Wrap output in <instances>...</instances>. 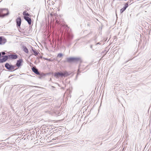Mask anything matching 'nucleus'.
<instances>
[{
  "instance_id": "obj_1",
  "label": "nucleus",
  "mask_w": 151,
  "mask_h": 151,
  "mask_svg": "<svg viewBox=\"0 0 151 151\" xmlns=\"http://www.w3.org/2000/svg\"><path fill=\"white\" fill-rule=\"evenodd\" d=\"M9 14L8 9H0V17H3Z\"/></svg>"
},
{
  "instance_id": "obj_2",
  "label": "nucleus",
  "mask_w": 151,
  "mask_h": 151,
  "mask_svg": "<svg viewBox=\"0 0 151 151\" xmlns=\"http://www.w3.org/2000/svg\"><path fill=\"white\" fill-rule=\"evenodd\" d=\"M69 75L67 72L65 71L64 73L57 72L54 74V76L57 78H58L59 76L61 77L67 76Z\"/></svg>"
},
{
  "instance_id": "obj_3",
  "label": "nucleus",
  "mask_w": 151,
  "mask_h": 151,
  "mask_svg": "<svg viewBox=\"0 0 151 151\" xmlns=\"http://www.w3.org/2000/svg\"><path fill=\"white\" fill-rule=\"evenodd\" d=\"M81 60L79 58H69L67 59V62L68 63L76 62Z\"/></svg>"
},
{
  "instance_id": "obj_4",
  "label": "nucleus",
  "mask_w": 151,
  "mask_h": 151,
  "mask_svg": "<svg viewBox=\"0 0 151 151\" xmlns=\"http://www.w3.org/2000/svg\"><path fill=\"white\" fill-rule=\"evenodd\" d=\"M5 66L7 69L9 70H15L17 69H14L15 66L10 65L8 63H6L5 64Z\"/></svg>"
},
{
  "instance_id": "obj_5",
  "label": "nucleus",
  "mask_w": 151,
  "mask_h": 151,
  "mask_svg": "<svg viewBox=\"0 0 151 151\" xmlns=\"http://www.w3.org/2000/svg\"><path fill=\"white\" fill-rule=\"evenodd\" d=\"M16 22L17 23V27H20L21 23V19L20 17H19L16 19Z\"/></svg>"
},
{
  "instance_id": "obj_6",
  "label": "nucleus",
  "mask_w": 151,
  "mask_h": 151,
  "mask_svg": "<svg viewBox=\"0 0 151 151\" xmlns=\"http://www.w3.org/2000/svg\"><path fill=\"white\" fill-rule=\"evenodd\" d=\"M8 58V55L3 56L2 59H0V63H2L6 61Z\"/></svg>"
},
{
  "instance_id": "obj_7",
  "label": "nucleus",
  "mask_w": 151,
  "mask_h": 151,
  "mask_svg": "<svg viewBox=\"0 0 151 151\" xmlns=\"http://www.w3.org/2000/svg\"><path fill=\"white\" fill-rule=\"evenodd\" d=\"M9 58V59H15L18 58V55L16 54L15 55H8Z\"/></svg>"
},
{
  "instance_id": "obj_8",
  "label": "nucleus",
  "mask_w": 151,
  "mask_h": 151,
  "mask_svg": "<svg viewBox=\"0 0 151 151\" xmlns=\"http://www.w3.org/2000/svg\"><path fill=\"white\" fill-rule=\"evenodd\" d=\"M24 18L26 21L29 25H31L32 22V20L31 18L28 17L24 16Z\"/></svg>"
},
{
  "instance_id": "obj_9",
  "label": "nucleus",
  "mask_w": 151,
  "mask_h": 151,
  "mask_svg": "<svg viewBox=\"0 0 151 151\" xmlns=\"http://www.w3.org/2000/svg\"><path fill=\"white\" fill-rule=\"evenodd\" d=\"M128 2L127 3H126L125 5L120 10V12L121 13H123L126 9V8L128 7Z\"/></svg>"
},
{
  "instance_id": "obj_10",
  "label": "nucleus",
  "mask_w": 151,
  "mask_h": 151,
  "mask_svg": "<svg viewBox=\"0 0 151 151\" xmlns=\"http://www.w3.org/2000/svg\"><path fill=\"white\" fill-rule=\"evenodd\" d=\"M23 62V60L22 59H20L18 60L16 63V65L18 67H19L21 65V63Z\"/></svg>"
},
{
  "instance_id": "obj_11",
  "label": "nucleus",
  "mask_w": 151,
  "mask_h": 151,
  "mask_svg": "<svg viewBox=\"0 0 151 151\" xmlns=\"http://www.w3.org/2000/svg\"><path fill=\"white\" fill-rule=\"evenodd\" d=\"M33 72L37 75H40V73L38 71V70L35 68L33 67L32 68Z\"/></svg>"
},
{
  "instance_id": "obj_12",
  "label": "nucleus",
  "mask_w": 151,
  "mask_h": 151,
  "mask_svg": "<svg viewBox=\"0 0 151 151\" xmlns=\"http://www.w3.org/2000/svg\"><path fill=\"white\" fill-rule=\"evenodd\" d=\"M6 42V39H3L1 37H0V45L4 44Z\"/></svg>"
},
{
  "instance_id": "obj_13",
  "label": "nucleus",
  "mask_w": 151,
  "mask_h": 151,
  "mask_svg": "<svg viewBox=\"0 0 151 151\" xmlns=\"http://www.w3.org/2000/svg\"><path fill=\"white\" fill-rule=\"evenodd\" d=\"M23 51L26 53H28V50L27 47L24 46L23 47Z\"/></svg>"
},
{
  "instance_id": "obj_14",
  "label": "nucleus",
  "mask_w": 151,
  "mask_h": 151,
  "mask_svg": "<svg viewBox=\"0 0 151 151\" xmlns=\"http://www.w3.org/2000/svg\"><path fill=\"white\" fill-rule=\"evenodd\" d=\"M31 48L33 52L34 55H35V56L37 55L38 54V52L35 50V49L34 50L33 49V48L32 46H31Z\"/></svg>"
},
{
  "instance_id": "obj_15",
  "label": "nucleus",
  "mask_w": 151,
  "mask_h": 151,
  "mask_svg": "<svg viewBox=\"0 0 151 151\" xmlns=\"http://www.w3.org/2000/svg\"><path fill=\"white\" fill-rule=\"evenodd\" d=\"M23 14L24 15V16H27L26 17H28L30 16V15L27 12V11H25L23 12Z\"/></svg>"
},
{
  "instance_id": "obj_16",
  "label": "nucleus",
  "mask_w": 151,
  "mask_h": 151,
  "mask_svg": "<svg viewBox=\"0 0 151 151\" xmlns=\"http://www.w3.org/2000/svg\"><path fill=\"white\" fill-rule=\"evenodd\" d=\"M63 56V54L61 53H59L57 56L58 57L60 58Z\"/></svg>"
},
{
  "instance_id": "obj_17",
  "label": "nucleus",
  "mask_w": 151,
  "mask_h": 151,
  "mask_svg": "<svg viewBox=\"0 0 151 151\" xmlns=\"http://www.w3.org/2000/svg\"><path fill=\"white\" fill-rule=\"evenodd\" d=\"M1 53V54H2V55H4L5 54V52H2Z\"/></svg>"
},
{
  "instance_id": "obj_18",
  "label": "nucleus",
  "mask_w": 151,
  "mask_h": 151,
  "mask_svg": "<svg viewBox=\"0 0 151 151\" xmlns=\"http://www.w3.org/2000/svg\"><path fill=\"white\" fill-rule=\"evenodd\" d=\"M99 45L101 44V43H100V42H98V43H96L95 45H99Z\"/></svg>"
},
{
  "instance_id": "obj_19",
  "label": "nucleus",
  "mask_w": 151,
  "mask_h": 151,
  "mask_svg": "<svg viewBox=\"0 0 151 151\" xmlns=\"http://www.w3.org/2000/svg\"><path fill=\"white\" fill-rule=\"evenodd\" d=\"M92 46H93V45H90V47L92 49Z\"/></svg>"
},
{
  "instance_id": "obj_20",
  "label": "nucleus",
  "mask_w": 151,
  "mask_h": 151,
  "mask_svg": "<svg viewBox=\"0 0 151 151\" xmlns=\"http://www.w3.org/2000/svg\"><path fill=\"white\" fill-rule=\"evenodd\" d=\"M54 15H55V16H57V14H56V13H55V14H54Z\"/></svg>"
},
{
  "instance_id": "obj_21",
  "label": "nucleus",
  "mask_w": 151,
  "mask_h": 151,
  "mask_svg": "<svg viewBox=\"0 0 151 151\" xmlns=\"http://www.w3.org/2000/svg\"><path fill=\"white\" fill-rule=\"evenodd\" d=\"M1 53H0V57H1Z\"/></svg>"
},
{
  "instance_id": "obj_22",
  "label": "nucleus",
  "mask_w": 151,
  "mask_h": 151,
  "mask_svg": "<svg viewBox=\"0 0 151 151\" xmlns=\"http://www.w3.org/2000/svg\"><path fill=\"white\" fill-rule=\"evenodd\" d=\"M55 139H54H54H52V140H55Z\"/></svg>"
}]
</instances>
